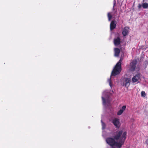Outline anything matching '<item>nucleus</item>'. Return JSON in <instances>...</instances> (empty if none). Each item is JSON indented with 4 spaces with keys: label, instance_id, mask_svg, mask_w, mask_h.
Returning a JSON list of instances; mask_svg holds the SVG:
<instances>
[{
    "label": "nucleus",
    "instance_id": "f257e3e1",
    "mask_svg": "<svg viewBox=\"0 0 148 148\" xmlns=\"http://www.w3.org/2000/svg\"><path fill=\"white\" fill-rule=\"evenodd\" d=\"M126 134V132L123 131V130L117 131L115 132L114 139L109 137L107 138L106 140L111 146H115L117 148H120L124 143Z\"/></svg>",
    "mask_w": 148,
    "mask_h": 148
},
{
    "label": "nucleus",
    "instance_id": "f03ea898",
    "mask_svg": "<svg viewBox=\"0 0 148 148\" xmlns=\"http://www.w3.org/2000/svg\"><path fill=\"white\" fill-rule=\"evenodd\" d=\"M102 99L103 104L104 106L107 107L110 105L111 99L110 97L109 94L107 90L104 91L103 92Z\"/></svg>",
    "mask_w": 148,
    "mask_h": 148
},
{
    "label": "nucleus",
    "instance_id": "7ed1b4c3",
    "mask_svg": "<svg viewBox=\"0 0 148 148\" xmlns=\"http://www.w3.org/2000/svg\"><path fill=\"white\" fill-rule=\"evenodd\" d=\"M122 61L121 59L117 62L114 69L112 72L111 77L115 76L120 73L121 71V62Z\"/></svg>",
    "mask_w": 148,
    "mask_h": 148
},
{
    "label": "nucleus",
    "instance_id": "20e7f679",
    "mask_svg": "<svg viewBox=\"0 0 148 148\" xmlns=\"http://www.w3.org/2000/svg\"><path fill=\"white\" fill-rule=\"evenodd\" d=\"M112 123L116 128H119L121 125L119 119L117 118L113 119L112 122Z\"/></svg>",
    "mask_w": 148,
    "mask_h": 148
},
{
    "label": "nucleus",
    "instance_id": "39448f33",
    "mask_svg": "<svg viewBox=\"0 0 148 148\" xmlns=\"http://www.w3.org/2000/svg\"><path fill=\"white\" fill-rule=\"evenodd\" d=\"M137 63V61L136 60L132 61L130 63V69L132 71H134L136 67V64Z\"/></svg>",
    "mask_w": 148,
    "mask_h": 148
},
{
    "label": "nucleus",
    "instance_id": "423d86ee",
    "mask_svg": "<svg viewBox=\"0 0 148 148\" xmlns=\"http://www.w3.org/2000/svg\"><path fill=\"white\" fill-rule=\"evenodd\" d=\"M140 79V74H138L134 76L132 78V81L133 83L135 82L138 81Z\"/></svg>",
    "mask_w": 148,
    "mask_h": 148
},
{
    "label": "nucleus",
    "instance_id": "0eeeda50",
    "mask_svg": "<svg viewBox=\"0 0 148 148\" xmlns=\"http://www.w3.org/2000/svg\"><path fill=\"white\" fill-rule=\"evenodd\" d=\"M129 27H126L123 28L122 32L123 36H125L128 34L129 32Z\"/></svg>",
    "mask_w": 148,
    "mask_h": 148
},
{
    "label": "nucleus",
    "instance_id": "6e6552de",
    "mask_svg": "<svg viewBox=\"0 0 148 148\" xmlns=\"http://www.w3.org/2000/svg\"><path fill=\"white\" fill-rule=\"evenodd\" d=\"M130 79L129 78H125L123 83V85L126 87H128L130 85Z\"/></svg>",
    "mask_w": 148,
    "mask_h": 148
},
{
    "label": "nucleus",
    "instance_id": "1a4fd4ad",
    "mask_svg": "<svg viewBox=\"0 0 148 148\" xmlns=\"http://www.w3.org/2000/svg\"><path fill=\"white\" fill-rule=\"evenodd\" d=\"M116 23V21H111L110 24V29L111 30H112L115 28Z\"/></svg>",
    "mask_w": 148,
    "mask_h": 148
},
{
    "label": "nucleus",
    "instance_id": "9d476101",
    "mask_svg": "<svg viewBox=\"0 0 148 148\" xmlns=\"http://www.w3.org/2000/svg\"><path fill=\"white\" fill-rule=\"evenodd\" d=\"M126 108V106H124L121 108L119 110L117 113V114L118 115H120L122 114L124 111L125 110Z\"/></svg>",
    "mask_w": 148,
    "mask_h": 148
},
{
    "label": "nucleus",
    "instance_id": "9b49d317",
    "mask_svg": "<svg viewBox=\"0 0 148 148\" xmlns=\"http://www.w3.org/2000/svg\"><path fill=\"white\" fill-rule=\"evenodd\" d=\"M120 40L119 37L115 38L114 40V44L115 46H117L120 43Z\"/></svg>",
    "mask_w": 148,
    "mask_h": 148
},
{
    "label": "nucleus",
    "instance_id": "f8f14e48",
    "mask_svg": "<svg viewBox=\"0 0 148 148\" xmlns=\"http://www.w3.org/2000/svg\"><path fill=\"white\" fill-rule=\"evenodd\" d=\"M114 56L115 57H118L120 52V50L117 48H115L114 49Z\"/></svg>",
    "mask_w": 148,
    "mask_h": 148
},
{
    "label": "nucleus",
    "instance_id": "ddd939ff",
    "mask_svg": "<svg viewBox=\"0 0 148 148\" xmlns=\"http://www.w3.org/2000/svg\"><path fill=\"white\" fill-rule=\"evenodd\" d=\"M108 21H111L112 18H114V13L113 12H109L108 14Z\"/></svg>",
    "mask_w": 148,
    "mask_h": 148
},
{
    "label": "nucleus",
    "instance_id": "4468645a",
    "mask_svg": "<svg viewBox=\"0 0 148 148\" xmlns=\"http://www.w3.org/2000/svg\"><path fill=\"white\" fill-rule=\"evenodd\" d=\"M101 122L102 123V129L103 130V136L105 134V132L103 131V130L105 129L106 127V125L102 121V120H101Z\"/></svg>",
    "mask_w": 148,
    "mask_h": 148
},
{
    "label": "nucleus",
    "instance_id": "2eb2a0df",
    "mask_svg": "<svg viewBox=\"0 0 148 148\" xmlns=\"http://www.w3.org/2000/svg\"><path fill=\"white\" fill-rule=\"evenodd\" d=\"M142 7L144 9H147L148 8V3H146L142 4Z\"/></svg>",
    "mask_w": 148,
    "mask_h": 148
},
{
    "label": "nucleus",
    "instance_id": "dca6fc26",
    "mask_svg": "<svg viewBox=\"0 0 148 148\" xmlns=\"http://www.w3.org/2000/svg\"><path fill=\"white\" fill-rule=\"evenodd\" d=\"M108 81L109 83V85L110 86L111 88H112V85L111 83V79L110 78L108 79Z\"/></svg>",
    "mask_w": 148,
    "mask_h": 148
},
{
    "label": "nucleus",
    "instance_id": "f3484780",
    "mask_svg": "<svg viewBox=\"0 0 148 148\" xmlns=\"http://www.w3.org/2000/svg\"><path fill=\"white\" fill-rule=\"evenodd\" d=\"M145 91H143L141 92V95L142 97H145Z\"/></svg>",
    "mask_w": 148,
    "mask_h": 148
},
{
    "label": "nucleus",
    "instance_id": "a211bd4d",
    "mask_svg": "<svg viewBox=\"0 0 148 148\" xmlns=\"http://www.w3.org/2000/svg\"><path fill=\"white\" fill-rule=\"evenodd\" d=\"M145 143L147 145V146H148V138L146 139V140L145 142Z\"/></svg>",
    "mask_w": 148,
    "mask_h": 148
},
{
    "label": "nucleus",
    "instance_id": "6ab92c4d",
    "mask_svg": "<svg viewBox=\"0 0 148 148\" xmlns=\"http://www.w3.org/2000/svg\"><path fill=\"white\" fill-rule=\"evenodd\" d=\"M145 143L147 145V146H148V138L146 139V140L145 142Z\"/></svg>",
    "mask_w": 148,
    "mask_h": 148
},
{
    "label": "nucleus",
    "instance_id": "aec40b11",
    "mask_svg": "<svg viewBox=\"0 0 148 148\" xmlns=\"http://www.w3.org/2000/svg\"><path fill=\"white\" fill-rule=\"evenodd\" d=\"M142 4L141 5L140 4H139L138 5V8H139V9L140 8H141V7H142Z\"/></svg>",
    "mask_w": 148,
    "mask_h": 148
}]
</instances>
